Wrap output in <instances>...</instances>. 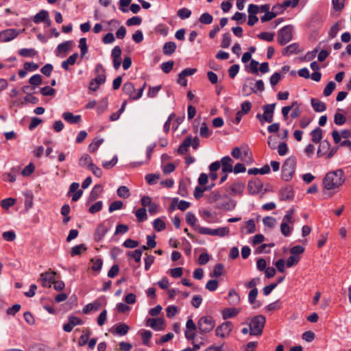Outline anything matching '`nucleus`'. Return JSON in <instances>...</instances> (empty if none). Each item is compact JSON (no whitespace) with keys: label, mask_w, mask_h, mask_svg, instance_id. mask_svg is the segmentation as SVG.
<instances>
[{"label":"nucleus","mask_w":351,"mask_h":351,"mask_svg":"<svg viewBox=\"0 0 351 351\" xmlns=\"http://www.w3.org/2000/svg\"><path fill=\"white\" fill-rule=\"evenodd\" d=\"M346 178L342 169L329 171L323 179L324 189L328 191L339 189L345 182Z\"/></svg>","instance_id":"f257e3e1"},{"label":"nucleus","mask_w":351,"mask_h":351,"mask_svg":"<svg viewBox=\"0 0 351 351\" xmlns=\"http://www.w3.org/2000/svg\"><path fill=\"white\" fill-rule=\"evenodd\" d=\"M265 321V317L262 315L252 317L249 324L250 335L253 336L262 335Z\"/></svg>","instance_id":"f03ea898"},{"label":"nucleus","mask_w":351,"mask_h":351,"mask_svg":"<svg viewBox=\"0 0 351 351\" xmlns=\"http://www.w3.org/2000/svg\"><path fill=\"white\" fill-rule=\"evenodd\" d=\"M96 77L93 79L89 84V89L92 91H96L100 85L106 82L105 69L103 66L98 64L95 66Z\"/></svg>","instance_id":"7ed1b4c3"},{"label":"nucleus","mask_w":351,"mask_h":351,"mask_svg":"<svg viewBox=\"0 0 351 351\" xmlns=\"http://www.w3.org/2000/svg\"><path fill=\"white\" fill-rule=\"evenodd\" d=\"M296 159L289 157L284 162L282 167V178L285 181L290 180L295 171Z\"/></svg>","instance_id":"20e7f679"},{"label":"nucleus","mask_w":351,"mask_h":351,"mask_svg":"<svg viewBox=\"0 0 351 351\" xmlns=\"http://www.w3.org/2000/svg\"><path fill=\"white\" fill-rule=\"evenodd\" d=\"M145 86L146 83L145 82L142 87L138 90H136L134 84L132 82H126L123 84V91L126 95H129L131 99L136 100L142 97Z\"/></svg>","instance_id":"39448f33"},{"label":"nucleus","mask_w":351,"mask_h":351,"mask_svg":"<svg viewBox=\"0 0 351 351\" xmlns=\"http://www.w3.org/2000/svg\"><path fill=\"white\" fill-rule=\"evenodd\" d=\"M195 230H197L198 232L202 234H208L219 237L227 236L230 232L228 227H221L217 229H211L202 226H195Z\"/></svg>","instance_id":"423d86ee"},{"label":"nucleus","mask_w":351,"mask_h":351,"mask_svg":"<svg viewBox=\"0 0 351 351\" xmlns=\"http://www.w3.org/2000/svg\"><path fill=\"white\" fill-rule=\"evenodd\" d=\"M215 326L214 319L209 315L203 316L197 322V328L200 333H208L213 330Z\"/></svg>","instance_id":"0eeeda50"},{"label":"nucleus","mask_w":351,"mask_h":351,"mask_svg":"<svg viewBox=\"0 0 351 351\" xmlns=\"http://www.w3.org/2000/svg\"><path fill=\"white\" fill-rule=\"evenodd\" d=\"M293 26L288 25L284 26L278 32V42L280 45H285L293 38Z\"/></svg>","instance_id":"6e6552de"},{"label":"nucleus","mask_w":351,"mask_h":351,"mask_svg":"<svg viewBox=\"0 0 351 351\" xmlns=\"http://www.w3.org/2000/svg\"><path fill=\"white\" fill-rule=\"evenodd\" d=\"M276 104H266L263 106V114H257L256 117L262 123L263 121L271 123L273 121L274 112L275 110Z\"/></svg>","instance_id":"1a4fd4ad"},{"label":"nucleus","mask_w":351,"mask_h":351,"mask_svg":"<svg viewBox=\"0 0 351 351\" xmlns=\"http://www.w3.org/2000/svg\"><path fill=\"white\" fill-rule=\"evenodd\" d=\"M233 329V324L230 321H226L216 328L215 334L221 338H226L230 336Z\"/></svg>","instance_id":"9d476101"},{"label":"nucleus","mask_w":351,"mask_h":351,"mask_svg":"<svg viewBox=\"0 0 351 351\" xmlns=\"http://www.w3.org/2000/svg\"><path fill=\"white\" fill-rule=\"evenodd\" d=\"M197 328V326L195 325L192 318L189 317L186 321V330L184 331L186 339L188 340H194Z\"/></svg>","instance_id":"9b49d317"},{"label":"nucleus","mask_w":351,"mask_h":351,"mask_svg":"<svg viewBox=\"0 0 351 351\" xmlns=\"http://www.w3.org/2000/svg\"><path fill=\"white\" fill-rule=\"evenodd\" d=\"M56 273L51 269L40 274V280L43 287L49 288L55 280Z\"/></svg>","instance_id":"f8f14e48"},{"label":"nucleus","mask_w":351,"mask_h":351,"mask_svg":"<svg viewBox=\"0 0 351 351\" xmlns=\"http://www.w3.org/2000/svg\"><path fill=\"white\" fill-rule=\"evenodd\" d=\"M19 34V31L16 29H7L0 32V41L9 42Z\"/></svg>","instance_id":"ddd939ff"},{"label":"nucleus","mask_w":351,"mask_h":351,"mask_svg":"<svg viewBox=\"0 0 351 351\" xmlns=\"http://www.w3.org/2000/svg\"><path fill=\"white\" fill-rule=\"evenodd\" d=\"M146 324L155 330H165V322L162 318H149L146 321Z\"/></svg>","instance_id":"4468645a"},{"label":"nucleus","mask_w":351,"mask_h":351,"mask_svg":"<svg viewBox=\"0 0 351 351\" xmlns=\"http://www.w3.org/2000/svg\"><path fill=\"white\" fill-rule=\"evenodd\" d=\"M263 188V184L260 180L256 178L248 182L247 190L251 195L258 193Z\"/></svg>","instance_id":"2eb2a0df"},{"label":"nucleus","mask_w":351,"mask_h":351,"mask_svg":"<svg viewBox=\"0 0 351 351\" xmlns=\"http://www.w3.org/2000/svg\"><path fill=\"white\" fill-rule=\"evenodd\" d=\"M232 159L227 156H224L221 159V165L222 167V171L224 173H231L233 171V167H232Z\"/></svg>","instance_id":"dca6fc26"},{"label":"nucleus","mask_w":351,"mask_h":351,"mask_svg":"<svg viewBox=\"0 0 351 351\" xmlns=\"http://www.w3.org/2000/svg\"><path fill=\"white\" fill-rule=\"evenodd\" d=\"M74 46L73 40H68L59 44L57 47V56L60 53L65 55L69 51H70Z\"/></svg>","instance_id":"f3484780"},{"label":"nucleus","mask_w":351,"mask_h":351,"mask_svg":"<svg viewBox=\"0 0 351 351\" xmlns=\"http://www.w3.org/2000/svg\"><path fill=\"white\" fill-rule=\"evenodd\" d=\"M293 197V191L291 186H287L280 191V199L282 201L289 200Z\"/></svg>","instance_id":"a211bd4d"},{"label":"nucleus","mask_w":351,"mask_h":351,"mask_svg":"<svg viewBox=\"0 0 351 351\" xmlns=\"http://www.w3.org/2000/svg\"><path fill=\"white\" fill-rule=\"evenodd\" d=\"M129 329H130V328L127 324L122 323V324H119L114 325V330L112 329L110 330V332L114 335H119L120 336H123L128 333Z\"/></svg>","instance_id":"6ab92c4d"},{"label":"nucleus","mask_w":351,"mask_h":351,"mask_svg":"<svg viewBox=\"0 0 351 351\" xmlns=\"http://www.w3.org/2000/svg\"><path fill=\"white\" fill-rule=\"evenodd\" d=\"M80 184L77 182H73L69 187V193H74L72 195V201L77 202L82 196L83 191L79 190Z\"/></svg>","instance_id":"aec40b11"},{"label":"nucleus","mask_w":351,"mask_h":351,"mask_svg":"<svg viewBox=\"0 0 351 351\" xmlns=\"http://www.w3.org/2000/svg\"><path fill=\"white\" fill-rule=\"evenodd\" d=\"M108 230V228L103 223L98 225L94 234L95 240L97 241H101L104 237Z\"/></svg>","instance_id":"412c9836"},{"label":"nucleus","mask_w":351,"mask_h":351,"mask_svg":"<svg viewBox=\"0 0 351 351\" xmlns=\"http://www.w3.org/2000/svg\"><path fill=\"white\" fill-rule=\"evenodd\" d=\"M93 164L91 157L87 154H84L79 160V165L88 169Z\"/></svg>","instance_id":"4be33fe9"},{"label":"nucleus","mask_w":351,"mask_h":351,"mask_svg":"<svg viewBox=\"0 0 351 351\" xmlns=\"http://www.w3.org/2000/svg\"><path fill=\"white\" fill-rule=\"evenodd\" d=\"M240 311L236 308H226L222 311V317L223 319H228L236 317Z\"/></svg>","instance_id":"5701e85b"},{"label":"nucleus","mask_w":351,"mask_h":351,"mask_svg":"<svg viewBox=\"0 0 351 351\" xmlns=\"http://www.w3.org/2000/svg\"><path fill=\"white\" fill-rule=\"evenodd\" d=\"M63 119L69 123H77L81 120L80 115H73L72 112H66L62 114Z\"/></svg>","instance_id":"b1692460"},{"label":"nucleus","mask_w":351,"mask_h":351,"mask_svg":"<svg viewBox=\"0 0 351 351\" xmlns=\"http://www.w3.org/2000/svg\"><path fill=\"white\" fill-rule=\"evenodd\" d=\"M245 189V184L241 182H235L230 186L232 195H241Z\"/></svg>","instance_id":"393cba45"},{"label":"nucleus","mask_w":351,"mask_h":351,"mask_svg":"<svg viewBox=\"0 0 351 351\" xmlns=\"http://www.w3.org/2000/svg\"><path fill=\"white\" fill-rule=\"evenodd\" d=\"M101 192H102V186H101V185L96 184L93 187L92 191H90V193L89 197H88V202H92L96 200L99 197V196L101 193Z\"/></svg>","instance_id":"a878e982"},{"label":"nucleus","mask_w":351,"mask_h":351,"mask_svg":"<svg viewBox=\"0 0 351 351\" xmlns=\"http://www.w3.org/2000/svg\"><path fill=\"white\" fill-rule=\"evenodd\" d=\"M191 145V136H189L184 138L182 144L179 146L177 152L179 154H184L187 152L188 148Z\"/></svg>","instance_id":"bb28decb"},{"label":"nucleus","mask_w":351,"mask_h":351,"mask_svg":"<svg viewBox=\"0 0 351 351\" xmlns=\"http://www.w3.org/2000/svg\"><path fill=\"white\" fill-rule=\"evenodd\" d=\"M311 103L315 112H321L325 111L326 109L325 103L317 99H311Z\"/></svg>","instance_id":"cd10ccee"},{"label":"nucleus","mask_w":351,"mask_h":351,"mask_svg":"<svg viewBox=\"0 0 351 351\" xmlns=\"http://www.w3.org/2000/svg\"><path fill=\"white\" fill-rule=\"evenodd\" d=\"M49 12L45 10H40L34 17L33 21L34 23H40L47 19Z\"/></svg>","instance_id":"c85d7f7f"},{"label":"nucleus","mask_w":351,"mask_h":351,"mask_svg":"<svg viewBox=\"0 0 351 351\" xmlns=\"http://www.w3.org/2000/svg\"><path fill=\"white\" fill-rule=\"evenodd\" d=\"M298 47L299 45L298 43H292L288 45L287 47H285L282 51V53L283 56H289L293 53H297L298 51Z\"/></svg>","instance_id":"c756f323"},{"label":"nucleus","mask_w":351,"mask_h":351,"mask_svg":"<svg viewBox=\"0 0 351 351\" xmlns=\"http://www.w3.org/2000/svg\"><path fill=\"white\" fill-rule=\"evenodd\" d=\"M77 57H78V53L77 52L74 53L73 54L70 56L66 60H64L62 62V64H61L62 68L66 71H68L69 65L75 64Z\"/></svg>","instance_id":"7c9ffc66"},{"label":"nucleus","mask_w":351,"mask_h":351,"mask_svg":"<svg viewBox=\"0 0 351 351\" xmlns=\"http://www.w3.org/2000/svg\"><path fill=\"white\" fill-rule=\"evenodd\" d=\"M270 172V167L268 165H265L262 168H252L249 169L247 173L250 175H257L258 173L264 175Z\"/></svg>","instance_id":"2f4dec72"},{"label":"nucleus","mask_w":351,"mask_h":351,"mask_svg":"<svg viewBox=\"0 0 351 351\" xmlns=\"http://www.w3.org/2000/svg\"><path fill=\"white\" fill-rule=\"evenodd\" d=\"M176 49V45L174 42L166 43L162 48L163 53L165 55L170 56L175 52Z\"/></svg>","instance_id":"473e14b6"},{"label":"nucleus","mask_w":351,"mask_h":351,"mask_svg":"<svg viewBox=\"0 0 351 351\" xmlns=\"http://www.w3.org/2000/svg\"><path fill=\"white\" fill-rule=\"evenodd\" d=\"M312 141L315 143H319L322 138V130L317 127L311 132Z\"/></svg>","instance_id":"72a5a7b5"},{"label":"nucleus","mask_w":351,"mask_h":351,"mask_svg":"<svg viewBox=\"0 0 351 351\" xmlns=\"http://www.w3.org/2000/svg\"><path fill=\"white\" fill-rule=\"evenodd\" d=\"M100 307L101 303L98 301H95L93 303H89L86 305L83 308V313L87 314L92 311H97Z\"/></svg>","instance_id":"f704fd0d"},{"label":"nucleus","mask_w":351,"mask_h":351,"mask_svg":"<svg viewBox=\"0 0 351 351\" xmlns=\"http://www.w3.org/2000/svg\"><path fill=\"white\" fill-rule=\"evenodd\" d=\"M241 152H242V156H241V160H243L247 165L252 164L254 162V159L252 157V152L250 151V149H246Z\"/></svg>","instance_id":"c9c22d12"},{"label":"nucleus","mask_w":351,"mask_h":351,"mask_svg":"<svg viewBox=\"0 0 351 351\" xmlns=\"http://www.w3.org/2000/svg\"><path fill=\"white\" fill-rule=\"evenodd\" d=\"M228 300L229 303L232 305L237 304L240 301L239 295L233 289H230L228 293Z\"/></svg>","instance_id":"e433bc0d"},{"label":"nucleus","mask_w":351,"mask_h":351,"mask_svg":"<svg viewBox=\"0 0 351 351\" xmlns=\"http://www.w3.org/2000/svg\"><path fill=\"white\" fill-rule=\"evenodd\" d=\"M38 54L36 50L33 48H23L19 51V55L22 57H34Z\"/></svg>","instance_id":"4c0bfd02"},{"label":"nucleus","mask_w":351,"mask_h":351,"mask_svg":"<svg viewBox=\"0 0 351 351\" xmlns=\"http://www.w3.org/2000/svg\"><path fill=\"white\" fill-rule=\"evenodd\" d=\"M330 144L327 140L323 141L320 145L319 148L317 150V155L322 156L324 155L327 153V152L330 149Z\"/></svg>","instance_id":"58836bf2"},{"label":"nucleus","mask_w":351,"mask_h":351,"mask_svg":"<svg viewBox=\"0 0 351 351\" xmlns=\"http://www.w3.org/2000/svg\"><path fill=\"white\" fill-rule=\"evenodd\" d=\"M279 14H280V12H278V10L269 11L268 12L265 13V14L261 17V22L265 23L267 21H271Z\"/></svg>","instance_id":"ea45409f"},{"label":"nucleus","mask_w":351,"mask_h":351,"mask_svg":"<svg viewBox=\"0 0 351 351\" xmlns=\"http://www.w3.org/2000/svg\"><path fill=\"white\" fill-rule=\"evenodd\" d=\"M86 250H87V247L85 244L82 243L80 245H75L73 247H72L71 251V255L72 256L80 255V254H81V253L82 252H84Z\"/></svg>","instance_id":"a19ab883"},{"label":"nucleus","mask_w":351,"mask_h":351,"mask_svg":"<svg viewBox=\"0 0 351 351\" xmlns=\"http://www.w3.org/2000/svg\"><path fill=\"white\" fill-rule=\"evenodd\" d=\"M83 332H84V334H82L80 336V340L78 342V345L80 346H83L86 345L88 341V339L90 335V330L88 328L86 329L85 330H83Z\"/></svg>","instance_id":"79ce46f5"},{"label":"nucleus","mask_w":351,"mask_h":351,"mask_svg":"<svg viewBox=\"0 0 351 351\" xmlns=\"http://www.w3.org/2000/svg\"><path fill=\"white\" fill-rule=\"evenodd\" d=\"M79 48L80 49V56L82 58L88 52V46L86 44V38H81L79 41Z\"/></svg>","instance_id":"37998d69"},{"label":"nucleus","mask_w":351,"mask_h":351,"mask_svg":"<svg viewBox=\"0 0 351 351\" xmlns=\"http://www.w3.org/2000/svg\"><path fill=\"white\" fill-rule=\"evenodd\" d=\"M186 221L187 223L195 229V226H199V225H196V222L197 221L195 215L191 212H188L186 215Z\"/></svg>","instance_id":"c03bdc74"},{"label":"nucleus","mask_w":351,"mask_h":351,"mask_svg":"<svg viewBox=\"0 0 351 351\" xmlns=\"http://www.w3.org/2000/svg\"><path fill=\"white\" fill-rule=\"evenodd\" d=\"M212 134V131H210L205 122L202 123V125L199 129V135L202 138H208Z\"/></svg>","instance_id":"a18cd8bd"},{"label":"nucleus","mask_w":351,"mask_h":351,"mask_svg":"<svg viewBox=\"0 0 351 351\" xmlns=\"http://www.w3.org/2000/svg\"><path fill=\"white\" fill-rule=\"evenodd\" d=\"M199 21L202 24L208 25L212 23L213 18L211 14L208 12H205L200 16Z\"/></svg>","instance_id":"49530a36"},{"label":"nucleus","mask_w":351,"mask_h":351,"mask_svg":"<svg viewBox=\"0 0 351 351\" xmlns=\"http://www.w3.org/2000/svg\"><path fill=\"white\" fill-rule=\"evenodd\" d=\"M117 195L122 198H128L130 193L129 189L125 186H121L117 189Z\"/></svg>","instance_id":"de8ad7c7"},{"label":"nucleus","mask_w":351,"mask_h":351,"mask_svg":"<svg viewBox=\"0 0 351 351\" xmlns=\"http://www.w3.org/2000/svg\"><path fill=\"white\" fill-rule=\"evenodd\" d=\"M154 228L158 232L165 229V223L160 218L156 219L153 222Z\"/></svg>","instance_id":"09e8293b"},{"label":"nucleus","mask_w":351,"mask_h":351,"mask_svg":"<svg viewBox=\"0 0 351 351\" xmlns=\"http://www.w3.org/2000/svg\"><path fill=\"white\" fill-rule=\"evenodd\" d=\"M275 34L274 32H261L257 35V37L261 40L271 42L274 40Z\"/></svg>","instance_id":"8fccbe9b"},{"label":"nucleus","mask_w":351,"mask_h":351,"mask_svg":"<svg viewBox=\"0 0 351 351\" xmlns=\"http://www.w3.org/2000/svg\"><path fill=\"white\" fill-rule=\"evenodd\" d=\"M223 270V265L221 263H218L215 266L213 272L210 274V277H219L222 275Z\"/></svg>","instance_id":"3c124183"},{"label":"nucleus","mask_w":351,"mask_h":351,"mask_svg":"<svg viewBox=\"0 0 351 351\" xmlns=\"http://www.w3.org/2000/svg\"><path fill=\"white\" fill-rule=\"evenodd\" d=\"M135 215L139 221H144L147 218L146 209L145 208L138 209L135 213Z\"/></svg>","instance_id":"603ef678"},{"label":"nucleus","mask_w":351,"mask_h":351,"mask_svg":"<svg viewBox=\"0 0 351 351\" xmlns=\"http://www.w3.org/2000/svg\"><path fill=\"white\" fill-rule=\"evenodd\" d=\"M159 179V174L149 173L145 176V180L150 185L156 184Z\"/></svg>","instance_id":"864d4df0"},{"label":"nucleus","mask_w":351,"mask_h":351,"mask_svg":"<svg viewBox=\"0 0 351 351\" xmlns=\"http://www.w3.org/2000/svg\"><path fill=\"white\" fill-rule=\"evenodd\" d=\"M336 84L334 82L331 81L327 84L324 90V95L326 97L330 96L335 90Z\"/></svg>","instance_id":"5fc2aeb1"},{"label":"nucleus","mask_w":351,"mask_h":351,"mask_svg":"<svg viewBox=\"0 0 351 351\" xmlns=\"http://www.w3.org/2000/svg\"><path fill=\"white\" fill-rule=\"evenodd\" d=\"M300 256L291 255L287 261V263H286L287 267L289 268V267H291L297 265L300 261Z\"/></svg>","instance_id":"6e6d98bb"},{"label":"nucleus","mask_w":351,"mask_h":351,"mask_svg":"<svg viewBox=\"0 0 351 351\" xmlns=\"http://www.w3.org/2000/svg\"><path fill=\"white\" fill-rule=\"evenodd\" d=\"M346 121V117L341 113L336 112L334 116V122L338 125H343Z\"/></svg>","instance_id":"4d7b16f0"},{"label":"nucleus","mask_w":351,"mask_h":351,"mask_svg":"<svg viewBox=\"0 0 351 351\" xmlns=\"http://www.w3.org/2000/svg\"><path fill=\"white\" fill-rule=\"evenodd\" d=\"M104 139H98L96 141H94L88 145V150L91 153H94L98 147L103 143Z\"/></svg>","instance_id":"13d9d810"},{"label":"nucleus","mask_w":351,"mask_h":351,"mask_svg":"<svg viewBox=\"0 0 351 351\" xmlns=\"http://www.w3.org/2000/svg\"><path fill=\"white\" fill-rule=\"evenodd\" d=\"M127 256L130 258H134V261L139 263L141 259V252L140 250H134L132 252H128Z\"/></svg>","instance_id":"bf43d9fd"},{"label":"nucleus","mask_w":351,"mask_h":351,"mask_svg":"<svg viewBox=\"0 0 351 351\" xmlns=\"http://www.w3.org/2000/svg\"><path fill=\"white\" fill-rule=\"evenodd\" d=\"M174 64V62L173 60H169L165 62L162 63L161 69L165 73H169L173 69Z\"/></svg>","instance_id":"052dcab7"},{"label":"nucleus","mask_w":351,"mask_h":351,"mask_svg":"<svg viewBox=\"0 0 351 351\" xmlns=\"http://www.w3.org/2000/svg\"><path fill=\"white\" fill-rule=\"evenodd\" d=\"M231 43V36L229 33H225L223 35V38L221 43V47L222 48H228L230 45Z\"/></svg>","instance_id":"680f3d73"},{"label":"nucleus","mask_w":351,"mask_h":351,"mask_svg":"<svg viewBox=\"0 0 351 351\" xmlns=\"http://www.w3.org/2000/svg\"><path fill=\"white\" fill-rule=\"evenodd\" d=\"M245 228L247 234H252L256 231V225L254 219H249L246 221Z\"/></svg>","instance_id":"e2e57ef3"},{"label":"nucleus","mask_w":351,"mask_h":351,"mask_svg":"<svg viewBox=\"0 0 351 351\" xmlns=\"http://www.w3.org/2000/svg\"><path fill=\"white\" fill-rule=\"evenodd\" d=\"M42 77L39 74H36L32 76L29 80V83L32 85L39 86L42 84Z\"/></svg>","instance_id":"0e129e2a"},{"label":"nucleus","mask_w":351,"mask_h":351,"mask_svg":"<svg viewBox=\"0 0 351 351\" xmlns=\"http://www.w3.org/2000/svg\"><path fill=\"white\" fill-rule=\"evenodd\" d=\"M91 262L93 263L91 269L95 271H99L103 265L102 260L101 258L91 259Z\"/></svg>","instance_id":"69168bd1"},{"label":"nucleus","mask_w":351,"mask_h":351,"mask_svg":"<svg viewBox=\"0 0 351 351\" xmlns=\"http://www.w3.org/2000/svg\"><path fill=\"white\" fill-rule=\"evenodd\" d=\"M178 16L182 19H187V18H189L191 14V12L190 10L187 9V8H181L178 11V13H177Z\"/></svg>","instance_id":"338daca9"},{"label":"nucleus","mask_w":351,"mask_h":351,"mask_svg":"<svg viewBox=\"0 0 351 351\" xmlns=\"http://www.w3.org/2000/svg\"><path fill=\"white\" fill-rule=\"evenodd\" d=\"M123 204L121 201H114L112 202L109 206V212L112 213L117 210L122 208Z\"/></svg>","instance_id":"774afa93"}]
</instances>
